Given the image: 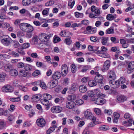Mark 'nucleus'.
Here are the masks:
<instances>
[{
  "instance_id": "nucleus-38",
  "label": "nucleus",
  "mask_w": 134,
  "mask_h": 134,
  "mask_svg": "<svg viewBox=\"0 0 134 134\" xmlns=\"http://www.w3.org/2000/svg\"><path fill=\"white\" fill-rule=\"evenodd\" d=\"M67 98L68 100H74L75 99L76 96L74 94H70L68 95Z\"/></svg>"
},
{
  "instance_id": "nucleus-31",
  "label": "nucleus",
  "mask_w": 134,
  "mask_h": 134,
  "mask_svg": "<svg viewBox=\"0 0 134 134\" xmlns=\"http://www.w3.org/2000/svg\"><path fill=\"white\" fill-rule=\"evenodd\" d=\"M10 75L13 76H16L18 74V71L14 69H12L9 72Z\"/></svg>"
},
{
  "instance_id": "nucleus-20",
  "label": "nucleus",
  "mask_w": 134,
  "mask_h": 134,
  "mask_svg": "<svg viewBox=\"0 0 134 134\" xmlns=\"http://www.w3.org/2000/svg\"><path fill=\"white\" fill-rule=\"evenodd\" d=\"M91 67L90 65H86L84 66L82 68L81 70V72H85L88 70H91Z\"/></svg>"
},
{
  "instance_id": "nucleus-23",
  "label": "nucleus",
  "mask_w": 134,
  "mask_h": 134,
  "mask_svg": "<svg viewBox=\"0 0 134 134\" xmlns=\"http://www.w3.org/2000/svg\"><path fill=\"white\" fill-rule=\"evenodd\" d=\"M40 95L38 94L33 96L31 98L32 100V101L36 102L39 100L40 99Z\"/></svg>"
},
{
  "instance_id": "nucleus-22",
  "label": "nucleus",
  "mask_w": 134,
  "mask_h": 134,
  "mask_svg": "<svg viewBox=\"0 0 134 134\" xmlns=\"http://www.w3.org/2000/svg\"><path fill=\"white\" fill-rule=\"evenodd\" d=\"M34 68V66L29 64H26L24 66L25 70L27 71H30L32 70Z\"/></svg>"
},
{
  "instance_id": "nucleus-63",
  "label": "nucleus",
  "mask_w": 134,
  "mask_h": 134,
  "mask_svg": "<svg viewBox=\"0 0 134 134\" xmlns=\"http://www.w3.org/2000/svg\"><path fill=\"white\" fill-rule=\"evenodd\" d=\"M102 12L100 11V8H97L96 9L94 12V13L98 15H99Z\"/></svg>"
},
{
  "instance_id": "nucleus-46",
  "label": "nucleus",
  "mask_w": 134,
  "mask_h": 134,
  "mask_svg": "<svg viewBox=\"0 0 134 134\" xmlns=\"http://www.w3.org/2000/svg\"><path fill=\"white\" fill-rule=\"evenodd\" d=\"M65 42L66 44L69 45L71 44L72 42V40L70 37H68L65 39Z\"/></svg>"
},
{
  "instance_id": "nucleus-17",
  "label": "nucleus",
  "mask_w": 134,
  "mask_h": 134,
  "mask_svg": "<svg viewBox=\"0 0 134 134\" xmlns=\"http://www.w3.org/2000/svg\"><path fill=\"white\" fill-rule=\"evenodd\" d=\"M28 24L26 23H21L19 25L20 27L21 30L23 31H25L27 29V27Z\"/></svg>"
},
{
  "instance_id": "nucleus-27",
  "label": "nucleus",
  "mask_w": 134,
  "mask_h": 134,
  "mask_svg": "<svg viewBox=\"0 0 134 134\" xmlns=\"http://www.w3.org/2000/svg\"><path fill=\"white\" fill-rule=\"evenodd\" d=\"M116 15H113L111 14H109L107 15L106 18L107 20L111 21L116 18Z\"/></svg>"
},
{
  "instance_id": "nucleus-5",
  "label": "nucleus",
  "mask_w": 134,
  "mask_h": 134,
  "mask_svg": "<svg viewBox=\"0 0 134 134\" xmlns=\"http://www.w3.org/2000/svg\"><path fill=\"white\" fill-rule=\"evenodd\" d=\"M110 86L113 88H116L119 86V82L118 80L115 81L114 80H111L109 81Z\"/></svg>"
},
{
  "instance_id": "nucleus-3",
  "label": "nucleus",
  "mask_w": 134,
  "mask_h": 134,
  "mask_svg": "<svg viewBox=\"0 0 134 134\" xmlns=\"http://www.w3.org/2000/svg\"><path fill=\"white\" fill-rule=\"evenodd\" d=\"M39 39L42 42H47L49 40L50 36L45 33L40 34L38 37Z\"/></svg>"
},
{
  "instance_id": "nucleus-1",
  "label": "nucleus",
  "mask_w": 134,
  "mask_h": 134,
  "mask_svg": "<svg viewBox=\"0 0 134 134\" xmlns=\"http://www.w3.org/2000/svg\"><path fill=\"white\" fill-rule=\"evenodd\" d=\"M0 40L2 44L4 46H9L12 41L11 38L7 35H4L2 36Z\"/></svg>"
},
{
  "instance_id": "nucleus-32",
  "label": "nucleus",
  "mask_w": 134,
  "mask_h": 134,
  "mask_svg": "<svg viewBox=\"0 0 134 134\" xmlns=\"http://www.w3.org/2000/svg\"><path fill=\"white\" fill-rule=\"evenodd\" d=\"M15 119V117L13 115H12L8 116V122L11 124L14 122Z\"/></svg>"
},
{
  "instance_id": "nucleus-9",
  "label": "nucleus",
  "mask_w": 134,
  "mask_h": 134,
  "mask_svg": "<svg viewBox=\"0 0 134 134\" xmlns=\"http://www.w3.org/2000/svg\"><path fill=\"white\" fill-rule=\"evenodd\" d=\"M92 100L94 101L95 103L99 105H102L105 103L106 102L105 99L101 98H99Z\"/></svg>"
},
{
  "instance_id": "nucleus-18",
  "label": "nucleus",
  "mask_w": 134,
  "mask_h": 134,
  "mask_svg": "<svg viewBox=\"0 0 134 134\" xmlns=\"http://www.w3.org/2000/svg\"><path fill=\"white\" fill-rule=\"evenodd\" d=\"M109 40V38L108 37H103L101 38V43L103 45L107 44Z\"/></svg>"
},
{
  "instance_id": "nucleus-43",
  "label": "nucleus",
  "mask_w": 134,
  "mask_h": 134,
  "mask_svg": "<svg viewBox=\"0 0 134 134\" xmlns=\"http://www.w3.org/2000/svg\"><path fill=\"white\" fill-rule=\"evenodd\" d=\"M49 8H47L44 9L42 12V14L43 15H47L48 14Z\"/></svg>"
},
{
  "instance_id": "nucleus-13",
  "label": "nucleus",
  "mask_w": 134,
  "mask_h": 134,
  "mask_svg": "<svg viewBox=\"0 0 134 134\" xmlns=\"http://www.w3.org/2000/svg\"><path fill=\"white\" fill-rule=\"evenodd\" d=\"M11 88L12 87L10 86H4L2 87V90L4 92H11L13 91Z\"/></svg>"
},
{
  "instance_id": "nucleus-36",
  "label": "nucleus",
  "mask_w": 134,
  "mask_h": 134,
  "mask_svg": "<svg viewBox=\"0 0 134 134\" xmlns=\"http://www.w3.org/2000/svg\"><path fill=\"white\" fill-rule=\"evenodd\" d=\"M75 16L77 18H81L83 17V14L82 13H80L77 12L75 13Z\"/></svg>"
},
{
  "instance_id": "nucleus-37",
  "label": "nucleus",
  "mask_w": 134,
  "mask_h": 134,
  "mask_svg": "<svg viewBox=\"0 0 134 134\" xmlns=\"http://www.w3.org/2000/svg\"><path fill=\"white\" fill-rule=\"evenodd\" d=\"M27 31L29 32H32L34 30V29L33 26L29 24H28L27 27Z\"/></svg>"
},
{
  "instance_id": "nucleus-56",
  "label": "nucleus",
  "mask_w": 134,
  "mask_h": 134,
  "mask_svg": "<svg viewBox=\"0 0 134 134\" xmlns=\"http://www.w3.org/2000/svg\"><path fill=\"white\" fill-rule=\"evenodd\" d=\"M94 111L96 114L98 115H100L101 114V111L98 108H95L94 109Z\"/></svg>"
},
{
  "instance_id": "nucleus-35",
  "label": "nucleus",
  "mask_w": 134,
  "mask_h": 134,
  "mask_svg": "<svg viewBox=\"0 0 134 134\" xmlns=\"http://www.w3.org/2000/svg\"><path fill=\"white\" fill-rule=\"evenodd\" d=\"M31 2V0H23L22 3L23 5L26 6L29 5Z\"/></svg>"
},
{
  "instance_id": "nucleus-39",
  "label": "nucleus",
  "mask_w": 134,
  "mask_h": 134,
  "mask_svg": "<svg viewBox=\"0 0 134 134\" xmlns=\"http://www.w3.org/2000/svg\"><path fill=\"white\" fill-rule=\"evenodd\" d=\"M99 48V47L98 46H94L93 47V51L96 54H99L100 52V51L98 50Z\"/></svg>"
},
{
  "instance_id": "nucleus-19",
  "label": "nucleus",
  "mask_w": 134,
  "mask_h": 134,
  "mask_svg": "<svg viewBox=\"0 0 134 134\" xmlns=\"http://www.w3.org/2000/svg\"><path fill=\"white\" fill-rule=\"evenodd\" d=\"M61 74L60 72H56L53 75L52 77L53 79L57 80L60 77Z\"/></svg>"
},
{
  "instance_id": "nucleus-34",
  "label": "nucleus",
  "mask_w": 134,
  "mask_h": 134,
  "mask_svg": "<svg viewBox=\"0 0 134 134\" xmlns=\"http://www.w3.org/2000/svg\"><path fill=\"white\" fill-rule=\"evenodd\" d=\"M114 33V29L111 27L107 29L105 31V33L107 34H113Z\"/></svg>"
},
{
  "instance_id": "nucleus-62",
  "label": "nucleus",
  "mask_w": 134,
  "mask_h": 134,
  "mask_svg": "<svg viewBox=\"0 0 134 134\" xmlns=\"http://www.w3.org/2000/svg\"><path fill=\"white\" fill-rule=\"evenodd\" d=\"M23 49L22 47L21 48H18V53L24 55L25 53L23 51Z\"/></svg>"
},
{
  "instance_id": "nucleus-33",
  "label": "nucleus",
  "mask_w": 134,
  "mask_h": 134,
  "mask_svg": "<svg viewBox=\"0 0 134 134\" xmlns=\"http://www.w3.org/2000/svg\"><path fill=\"white\" fill-rule=\"evenodd\" d=\"M88 84L90 87H93L97 85V82L93 80H90L88 82Z\"/></svg>"
},
{
  "instance_id": "nucleus-14",
  "label": "nucleus",
  "mask_w": 134,
  "mask_h": 134,
  "mask_svg": "<svg viewBox=\"0 0 134 134\" xmlns=\"http://www.w3.org/2000/svg\"><path fill=\"white\" fill-rule=\"evenodd\" d=\"M37 124L41 127L45 125L46 122L42 118L37 119L36 121Z\"/></svg>"
},
{
  "instance_id": "nucleus-28",
  "label": "nucleus",
  "mask_w": 134,
  "mask_h": 134,
  "mask_svg": "<svg viewBox=\"0 0 134 134\" xmlns=\"http://www.w3.org/2000/svg\"><path fill=\"white\" fill-rule=\"evenodd\" d=\"M95 79L97 80L99 83H102L103 79V76L101 75L98 74L95 77Z\"/></svg>"
},
{
  "instance_id": "nucleus-49",
  "label": "nucleus",
  "mask_w": 134,
  "mask_h": 134,
  "mask_svg": "<svg viewBox=\"0 0 134 134\" xmlns=\"http://www.w3.org/2000/svg\"><path fill=\"white\" fill-rule=\"evenodd\" d=\"M94 92V95H96L99 96L101 93L100 90L98 89H96L93 90Z\"/></svg>"
},
{
  "instance_id": "nucleus-16",
  "label": "nucleus",
  "mask_w": 134,
  "mask_h": 134,
  "mask_svg": "<svg viewBox=\"0 0 134 134\" xmlns=\"http://www.w3.org/2000/svg\"><path fill=\"white\" fill-rule=\"evenodd\" d=\"M110 64V62L109 60H107L106 61H105L103 66L104 69H103L102 70V71H104V70H108Z\"/></svg>"
},
{
  "instance_id": "nucleus-8",
  "label": "nucleus",
  "mask_w": 134,
  "mask_h": 134,
  "mask_svg": "<svg viewBox=\"0 0 134 134\" xmlns=\"http://www.w3.org/2000/svg\"><path fill=\"white\" fill-rule=\"evenodd\" d=\"M84 115L86 118L90 119H92L93 117H95L93 116L91 111L89 109H87L85 111Z\"/></svg>"
},
{
  "instance_id": "nucleus-47",
  "label": "nucleus",
  "mask_w": 134,
  "mask_h": 134,
  "mask_svg": "<svg viewBox=\"0 0 134 134\" xmlns=\"http://www.w3.org/2000/svg\"><path fill=\"white\" fill-rule=\"evenodd\" d=\"M60 38L54 36L53 38V42L54 43H56L59 42L60 41Z\"/></svg>"
},
{
  "instance_id": "nucleus-40",
  "label": "nucleus",
  "mask_w": 134,
  "mask_h": 134,
  "mask_svg": "<svg viewBox=\"0 0 134 134\" xmlns=\"http://www.w3.org/2000/svg\"><path fill=\"white\" fill-rule=\"evenodd\" d=\"M71 71L72 73H75L76 71V67L74 64H72L71 66Z\"/></svg>"
},
{
  "instance_id": "nucleus-44",
  "label": "nucleus",
  "mask_w": 134,
  "mask_h": 134,
  "mask_svg": "<svg viewBox=\"0 0 134 134\" xmlns=\"http://www.w3.org/2000/svg\"><path fill=\"white\" fill-rule=\"evenodd\" d=\"M99 129L100 130L106 131L108 130L109 129V128L108 126H106L105 125H103L99 127Z\"/></svg>"
},
{
  "instance_id": "nucleus-60",
  "label": "nucleus",
  "mask_w": 134,
  "mask_h": 134,
  "mask_svg": "<svg viewBox=\"0 0 134 134\" xmlns=\"http://www.w3.org/2000/svg\"><path fill=\"white\" fill-rule=\"evenodd\" d=\"M100 50L102 53L105 52L107 51L108 48L104 46H102L100 48Z\"/></svg>"
},
{
  "instance_id": "nucleus-64",
  "label": "nucleus",
  "mask_w": 134,
  "mask_h": 134,
  "mask_svg": "<svg viewBox=\"0 0 134 134\" xmlns=\"http://www.w3.org/2000/svg\"><path fill=\"white\" fill-rule=\"evenodd\" d=\"M40 74V71L38 70L35 71L32 74V75L34 76H37Z\"/></svg>"
},
{
  "instance_id": "nucleus-30",
  "label": "nucleus",
  "mask_w": 134,
  "mask_h": 134,
  "mask_svg": "<svg viewBox=\"0 0 134 134\" xmlns=\"http://www.w3.org/2000/svg\"><path fill=\"white\" fill-rule=\"evenodd\" d=\"M69 33L70 35H72V33L68 31H62L60 33V35L62 37H66L67 36V34Z\"/></svg>"
},
{
  "instance_id": "nucleus-52",
  "label": "nucleus",
  "mask_w": 134,
  "mask_h": 134,
  "mask_svg": "<svg viewBox=\"0 0 134 134\" xmlns=\"http://www.w3.org/2000/svg\"><path fill=\"white\" fill-rule=\"evenodd\" d=\"M104 113L108 115H111L112 113V111L111 109H105L104 110Z\"/></svg>"
},
{
  "instance_id": "nucleus-11",
  "label": "nucleus",
  "mask_w": 134,
  "mask_h": 134,
  "mask_svg": "<svg viewBox=\"0 0 134 134\" xmlns=\"http://www.w3.org/2000/svg\"><path fill=\"white\" fill-rule=\"evenodd\" d=\"M108 76L110 80H113L115 79L116 74L114 71L113 70L109 71L108 73Z\"/></svg>"
},
{
  "instance_id": "nucleus-25",
  "label": "nucleus",
  "mask_w": 134,
  "mask_h": 134,
  "mask_svg": "<svg viewBox=\"0 0 134 134\" xmlns=\"http://www.w3.org/2000/svg\"><path fill=\"white\" fill-rule=\"evenodd\" d=\"M79 90L80 92L85 93L87 90V87L83 85H82L79 86Z\"/></svg>"
},
{
  "instance_id": "nucleus-58",
  "label": "nucleus",
  "mask_w": 134,
  "mask_h": 134,
  "mask_svg": "<svg viewBox=\"0 0 134 134\" xmlns=\"http://www.w3.org/2000/svg\"><path fill=\"white\" fill-rule=\"evenodd\" d=\"M30 44L29 43H26L23 44L22 46V48L23 49H25L29 47L30 46Z\"/></svg>"
},
{
  "instance_id": "nucleus-2",
  "label": "nucleus",
  "mask_w": 134,
  "mask_h": 134,
  "mask_svg": "<svg viewBox=\"0 0 134 134\" xmlns=\"http://www.w3.org/2000/svg\"><path fill=\"white\" fill-rule=\"evenodd\" d=\"M44 99H41V102L42 103L45 105H48L50 104L48 100L50 99L49 98L50 97V95L48 93L44 94L43 96Z\"/></svg>"
},
{
  "instance_id": "nucleus-6",
  "label": "nucleus",
  "mask_w": 134,
  "mask_h": 134,
  "mask_svg": "<svg viewBox=\"0 0 134 134\" xmlns=\"http://www.w3.org/2000/svg\"><path fill=\"white\" fill-rule=\"evenodd\" d=\"M91 120L93 121L91 122L88 124L87 126L89 127H93L95 125L101 123L100 122L96 121V118L95 117H93Z\"/></svg>"
},
{
  "instance_id": "nucleus-59",
  "label": "nucleus",
  "mask_w": 134,
  "mask_h": 134,
  "mask_svg": "<svg viewBox=\"0 0 134 134\" xmlns=\"http://www.w3.org/2000/svg\"><path fill=\"white\" fill-rule=\"evenodd\" d=\"M89 80L88 77H85L82 79L81 81L82 83H84L86 82Z\"/></svg>"
},
{
  "instance_id": "nucleus-54",
  "label": "nucleus",
  "mask_w": 134,
  "mask_h": 134,
  "mask_svg": "<svg viewBox=\"0 0 134 134\" xmlns=\"http://www.w3.org/2000/svg\"><path fill=\"white\" fill-rule=\"evenodd\" d=\"M32 41L34 44H36L37 43L38 38L37 36H34L32 38Z\"/></svg>"
},
{
  "instance_id": "nucleus-51",
  "label": "nucleus",
  "mask_w": 134,
  "mask_h": 134,
  "mask_svg": "<svg viewBox=\"0 0 134 134\" xmlns=\"http://www.w3.org/2000/svg\"><path fill=\"white\" fill-rule=\"evenodd\" d=\"M84 102L81 99H78L77 100L76 102V105H80L82 104Z\"/></svg>"
},
{
  "instance_id": "nucleus-61",
  "label": "nucleus",
  "mask_w": 134,
  "mask_h": 134,
  "mask_svg": "<svg viewBox=\"0 0 134 134\" xmlns=\"http://www.w3.org/2000/svg\"><path fill=\"white\" fill-rule=\"evenodd\" d=\"M89 16L90 18H96L98 17L97 15L91 13L89 14Z\"/></svg>"
},
{
  "instance_id": "nucleus-55",
  "label": "nucleus",
  "mask_w": 134,
  "mask_h": 134,
  "mask_svg": "<svg viewBox=\"0 0 134 134\" xmlns=\"http://www.w3.org/2000/svg\"><path fill=\"white\" fill-rule=\"evenodd\" d=\"M58 83V81L57 80L54 79L52 82V87H51V88H53L55 87L57 85Z\"/></svg>"
},
{
  "instance_id": "nucleus-26",
  "label": "nucleus",
  "mask_w": 134,
  "mask_h": 134,
  "mask_svg": "<svg viewBox=\"0 0 134 134\" xmlns=\"http://www.w3.org/2000/svg\"><path fill=\"white\" fill-rule=\"evenodd\" d=\"M13 68V66L10 64H6L4 67V69L6 71L9 72Z\"/></svg>"
},
{
  "instance_id": "nucleus-57",
  "label": "nucleus",
  "mask_w": 134,
  "mask_h": 134,
  "mask_svg": "<svg viewBox=\"0 0 134 134\" xmlns=\"http://www.w3.org/2000/svg\"><path fill=\"white\" fill-rule=\"evenodd\" d=\"M25 66L24 63L22 62H19L17 65V67L19 68H23Z\"/></svg>"
},
{
  "instance_id": "nucleus-12",
  "label": "nucleus",
  "mask_w": 134,
  "mask_h": 134,
  "mask_svg": "<svg viewBox=\"0 0 134 134\" xmlns=\"http://www.w3.org/2000/svg\"><path fill=\"white\" fill-rule=\"evenodd\" d=\"M75 104L73 101L69 100L66 103V107L67 108L71 109L75 107Z\"/></svg>"
},
{
  "instance_id": "nucleus-45",
  "label": "nucleus",
  "mask_w": 134,
  "mask_h": 134,
  "mask_svg": "<svg viewBox=\"0 0 134 134\" xmlns=\"http://www.w3.org/2000/svg\"><path fill=\"white\" fill-rule=\"evenodd\" d=\"M89 21L87 20H83L81 22V25L83 24L85 25H88L89 24Z\"/></svg>"
},
{
  "instance_id": "nucleus-41",
  "label": "nucleus",
  "mask_w": 134,
  "mask_h": 134,
  "mask_svg": "<svg viewBox=\"0 0 134 134\" xmlns=\"http://www.w3.org/2000/svg\"><path fill=\"white\" fill-rule=\"evenodd\" d=\"M87 94L88 96L92 97L94 95V92L93 91H89L87 92L86 93Z\"/></svg>"
},
{
  "instance_id": "nucleus-15",
  "label": "nucleus",
  "mask_w": 134,
  "mask_h": 134,
  "mask_svg": "<svg viewBox=\"0 0 134 134\" xmlns=\"http://www.w3.org/2000/svg\"><path fill=\"white\" fill-rule=\"evenodd\" d=\"M127 70L129 71L132 70L134 69V61H132L128 63Z\"/></svg>"
},
{
  "instance_id": "nucleus-50",
  "label": "nucleus",
  "mask_w": 134,
  "mask_h": 134,
  "mask_svg": "<svg viewBox=\"0 0 134 134\" xmlns=\"http://www.w3.org/2000/svg\"><path fill=\"white\" fill-rule=\"evenodd\" d=\"M118 81L119 82V85L120 83L123 84L125 83V80L124 77H121Z\"/></svg>"
},
{
  "instance_id": "nucleus-42",
  "label": "nucleus",
  "mask_w": 134,
  "mask_h": 134,
  "mask_svg": "<svg viewBox=\"0 0 134 134\" xmlns=\"http://www.w3.org/2000/svg\"><path fill=\"white\" fill-rule=\"evenodd\" d=\"M40 86L43 89H46L47 86L45 83L41 81H40Z\"/></svg>"
},
{
  "instance_id": "nucleus-29",
  "label": "nucleus",
  "mask_w": 134,
  "mask_h": 134,
  "mask_svg": "<svg viewBox=\"0 0 134 134\" xmlns=\"http://www.w3.org/2000/svg\"><path fill=\"white\" fill-rule=\"evenodd\" d=\"M98 55L99 56L103 58H109L110 57V55L107 53H102L100 52Z\"/></svg>"
},
{
  "instance_id": "nucleus-24",
  "label": "nucleus",
  "mask_w": 134,
  "mask_h": 134,
  "mask_svg": "<svg viewBox=\"0 0 134 134\" xmlns=\"http://www.w3.org/2000/svg\"><path fill=\"white\" fill-rule=\"evenodd\" d=\"M58 20L52 19H51V23L53 22V26L54 28L58 27L59 25V23L58 22Z\"/></svg>"
},
{
  "instance_id": "nucleus-4",
  "label": "nucleus",
  "mask_w": 134,
  "mask_h": 134,
  "mask_svg": "<svg viewBox=\"0 0 134 134\" xmlns=\"http://www.w3.org/2000/svg\"><path fill=\"white\" fill-rule=\"evenodd\" d=\"M68 67L66 65L63 64L62 66L61 72L62 75L63 76H65L68 73Z\"/></svg>"
},
{
  "instance_id": "nucleus-7",
  "label": "nucleus",
  "mask_w": 134,
  "mask_h": 134,
  "mask_svg": "<svg viewBox=\"0 0 134 134\" xmlns=\"http://www.w3.org/2000/svg\"><path fill=\"white\" fill-rule=\"evenodd\" d=\"M62 110V108L61 107L57 106L52 107L51 110L54 113H58L60 112Z\"/></svg>"
},
{
  "instance_id": "nucleus-10",
  "label": "nucleus",
  "mask_w": 134,
  "mask_h": 134,
  "mask_svg": "<svg viewBox=\"0 0 134 134\" xmlns=\"http://www.w3.org/2000/svg\"><path fill=\"white\" fill-rule=\"evenodd\" d=\"M127 97L126 96L121 95L118 96L116 99V101L118 102L121 103L126 101Z\"/></svg>"
},
{
  "instance_id": "nucleus-21",
  "label": "nucleus",
  "mask_w": 134,
  "mask_h": 134,
  "mask_svg": "<svg viewBox=\"0 0 134 134\" xmlns=\"http://www.w3.org/2000/svg\"><path fill=\"white\" fill-rule=\"evenodd\" d=\"M7 75L5 72H2L0 74V82H2L5 81V78Z\"/></svg>"
},
{
  "instance_id": "nucleus-53",
  "label": "nucleus",
  "mask_w": 134,
  "mask_h": 134,
  "mask_svg": "<svg viewBox=\"0 0 134 134\" xmlns=\"http://www.w3.org/2000/svg\"><path fill=\"white\" fill-rule=\"evenodd\" d=\"M22 76L24 77H30L31 74L29 72L24 71Z\"/></svg>"
},
{
  "instance_id": "nucleus-48",
  "label": "nucleus",
  "mask_w": 134,
  "mask_h": 134,
  "mask_svg": "<svg viewBox=\"0 0 134 134\" xmlns=\"http://www.w3.org/2000/svg\"><path fill=\"white\" fill-rule=\"evenodd\" d=\"M18 87L22 91L24 92L27 91V87H24L23 86L19 85L18 86Z\"/></svg>"
}]
</instances>
